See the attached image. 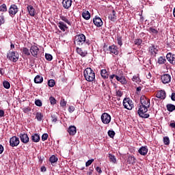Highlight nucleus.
I'll return each mask as SVG.
<instances>
[{
  "label": "nucleus",
  "instance_id": "1",
  "mask_svg": "<svg viewBox=\"0 0 175 175\" xmlns=\"http://www.w3.org/2000/svg\"><path fill=\"white\" fill-rule=\"evenodd\" d=\"M150 106V100L145 96L141 97V105L138 109V114L142 118H148L150 114L146 113L148 111V108Z\"/></svg>",
  "mask_w": 175,
  "mask_h": 175
},
{
  "label": "nucleus",
  "instance_id": "2",
  "mask_svg": "<svg viewBox=\"0 0 175 175\" xmlns=\"http://www.w3.org/2000/svg\"><path fill=\"white\" fill-rule=\"evenodd\" d=\"M83 75L86 81H94L95 80V72L91 68H87L84 72Z\"/></svg>",
  "mask_w": 175,
  "mask_h": 175
},
{
  "label": "nucleus",
  "instance_id": "3",
  "mask_svg": "<svg viewBox=\"0 0 175 175\" xmlns=\"http://www.w3.org/2000/svg\"><path fill=\"white\" fill-rule=\"evenodd\" d=\"M74 43L76 46H83L84 43L90 45V42L85 40V36L84 34H79L76 36Z\"/></svg>",
  "mask_w": 175,
  "mask_h": 175
},
{
  "label": "nucleus",
  "instance_id": "4",
  "mask_svg": "<svg viewBox=\"0 0 175 175\" xmlns=\"http://www.w3.org/2000/svg\"><path fill=\"white\" fill-rule=\"evenodd\" d=\"M7 57L8 59H10V61H12V62H17L18 61L19 55H18V53L12 51L8 54Z\"/></svg>",
  "mask_w": 175,
  "mask_h": 175
},
{
  "label": "nucleus",
  "instance_id": "5",
  "mask_svg": "<svg viewBox=\"0 0 175 175\" xmlns=\"http://www.w3.org/2000/svg\"><path fill=\"white\" fill-rule=\"evenodd\" d=\"M123 106L127 110H132L133 109V102L129 98H124L123 100Z\"/></svg>",
  "mask_w": 175,
  "mask_h": 175
},
{
  "label": "nucleus",
  "instance_id": "6",
  "mask_svg": "<svg viewBox=\"0 0 175 175\" xmlns=\"http://www.w3.org/2000/svg\"><path fill=\"white\" fill-rule=\"evenodd\" d=\"M101 121L105 124H110V122L111 121V116L107 113H103L101 115Z\"/></svg>",
  "mask_w": 175,
  "mask_h": 175
},
{
  "label": "nucleus",
  "instance_id": "7",
  "mask_svg": "<svg viewBox=\"0 0 175 175\" xmlns=\"http://www.w3.org/2000/svg\"><path fill=\"white\" fill-rule=\"evenodd\" d=\"M8 12L10 17H14V16H16L18 12V8L16 5V4L11 5Z\"/></svg>",
  "mask_w": 175,
  "mask_h": 175
},
{
  "label": "nucleus",
  "instance_id": "8",
  "mask_svg": "<svg viewBox=\"0 0 175 175\" xmlns=\"http://www.w3.org/2000/svg\"><path fill=\"white\" fill-rule=\"evenodd\" d=\"M20 144V139L16 136H13L10 139V146L11 147H17Z\"/></svg>",
  "mask_w": 175,
  "mask_h": 175
},
{
  "label": "nucleus",
  "instance_id": "9",
  "mask_svg": "<svg viewBox=\"0 0 175 175\" xmlns=\"http://www.w3.org/2000/svg\"><path fill=\"white\" fill-rule=\"evenodd\" d=\"M39 47L36 45H31L30 48V53L31 55L34 57V58H38V55L39 54Z\"/></svg>",
  "mask_w": 175,
  "mask_h": 175
},
{
  "label": "nucleus",
  "instance_id": "10",
  "mask_svg": "<svg viewBox=\"0 0 175 175\" xmlns=\"http://www.w3.org/2000/svg\"><path fill=\"white\" fill-rule=\"evenodd\" d=\"M161 79L163 84H169L172 81V76L169 74L163 75Z\"/></svg>",
  "mask_w": 175,
  "mask_h": 175
},
{
  "label": "nucleus",
  "instance_id": "11",
  "mask_svg": "<svg viewBox=\"0 0 175 175\" xmlns=\"http://www.w3.org/2000/svg\"><path fill=\"white\" fill-rule=\"evenodd\" d=\"M166 58L170 62V64H172V65H175V55L172 54V53H168L166 55Z\"/></svg>",
  "mask_w": 175,
  "mask_h": 175
},
{
  "label": "nucleus",
  "instance_id": "12",
  "mask_svg": "<svg viewBox=\"0 0 175 175\" xmlns=\"http://www.w3.org/2000/svg\"><path fill=\"white\" fill-rule=\"evenodd\" d=\"M19 137L22 143H24V144H27V143L29 142V137H28V135L25 133H21Z\"/></svg>",
  "mask_w": 175,
  "mask_h": 175
},
{
  "label": "nucleus",
  "instance_id": "13",
  "mask_svg": "<svg viewBox=\"0 0 175 175\" xmlns=\"http://www.w3.org/2000/svg\"><path fill=\"white\" fill-rule=\"evenodd\" d=\"M93 23L96 27H102L103 25V21H102V19L99 16H96L93 19Z\"/></svg>",
  "mask_w": 175,
  "mask_h": 175
},
{
  "label": "nucleus",
  "instance_id": "14",
  "mask_svg": "<svg viewBox=\"0 0 175 175\" xmlns=\"http://www.w3.org/2000/svg\"><path fill=\"white\" fill-rule=\"evenodd\" d=\"M27 10L28 11L29 16H31V17H35V14H36V11L35 10L33 6L28 5L27 7Z\"/></svg>",
  "mask_w": 175,
  "mask_h": 175
},
{
  "label": "nucleus",
  "instance_id": "15",
  "mask_svg": "<svg viewBox=\"0 0 175 175\" xmlns=\"http://www.w3.org/2000/svg\"><path fill=\"white\" fill-rule=\"evenodd\" d=\"M138 152H139V154H140V155L146 156V155H147V152H148V148L146 146H142L138 150Z\"/></svg>",
  "mask_w": 175,
  "mask_h": 175
},
{
  "label": "nucleus",
  "instance_id": "16",
  "mask_svg": "<svg viewBox=\"0 0 175 175\" xmlns=\"http://www.w3.org/2000/svg\"><path fill=\"white\" fill-rule=\"evenodd\" d=\"M109 50L111 54H114L115 55H118V47L116 45H111L109 46Z\"/></svg>",
  "mask_w": 175,
  "mask_h": 175
},
{
  "label": "nucleus",
  "instance_id": "17",
  "mask_svg": "<svg viewBox=\"0 0 175 175\" xmlns=\"http://www.w3.org/2000/svg\"><path fill=\"white\" fill-rule=\"evenodd\" d=\"M156 96L159 99H165L166 98V92H165V90H160L157 92Z\"/></svg>",
  "mask_w": 175,
  "mask_h": 175
},
{
  "label": "nucleus",
  "instance_id": "18",
  "mask_svg": "<svg viewBox=\"0 0 175 175\" xmlns=\"http://www.w3.org/2000/svg\"><path fill=\"white\" fill-rule=\"evenodd\" d=\"M68 132L71 136H75L77 132V129L75 126H70L68 129Z\"/></svg>",
  "mask_w": 175,
  "mask_h": 175
},
{
  "label": "nucleus",
  "instance_id": "19",
  "mask_svg": "<svg viewBox=\"0 0 175 175\" xmlns=\"http://www.w3.org/2000/svg\"><path fill=\"white\" fill-rule=\"evenodd\" d=\"M62 5L64 9H69L72 6V0H63Z\"/></svg>",
  "mask_w": 175,
  "mask_h": 175
},
{
  "label": "nucleus",
  "instance_id": "20",
  "mask_svg": "<svg viewBox=\"0 0 175 175\" xmlns=\"http://www.w3.org/2000/svg\"><path fill=\"white\" fill-rule=\"evenodd\" d=\"M116 80L117 81L121 83V84H122L123 85L126 84V79H125V77H124L123 75H118V77H116Z\"/></svg>",
  "mask_w": 175,
  "mask_h": 175
},
{
  "label": "nucleus",
  "instance_id": "21",
  "mask_svg": "<svg viewBox=\"0 0 175 175\" xmlns=\"http://www.w3.org/2000/svg\"><path fill=\"white\" fill-rule=\"evenodd\" d=\"M76 52L77 53V54L81 55V57H85V55L88 54V53H87V51H83L81 48H79V47L76 48Z\"/></svg>",
  "mask_w": 175,
  "mask_h": 175
},
{
  "label": "nucleus",
  "instance_id": "22",
  "mask_svg": "<svg viewBox=\"0 0 175 175\" xmlns=\"http://www.w3.org/2000/svg\"><path fill=\"white\" fill-rule=\"evenodd\" d=\"M31 140L34 143H39L40 142V136L38 133L33 134L31 135Z\"/></svg>",
  "mask_w": 175,
  "mask_h": 175
},
{
  "label": "nucleus",
  "instance_id": "23",
  "mask_svg": "<svg viewBox=\"0 0 175 175\" xmlns=\"http://www.w3.org/2000/svg\"><path fill=\"white\" fill-rule=\"evenodd\" d=\"M58 27L59 29H61V31H63V32H65V31H66V28H68V26H66V24H65L62 21H59L58 23Z\"/></svg>",
  "mask_w": 175,
  "mask_h": 175
},
{
  "label": "nucleus",
  "instance_id": "24",
  "mask_svg": "<svg viewBox=\"0 0 175 175\" xmlns=\"http://www.w3.org/2000/svg\"><path fill=\"white\" fill-rule=\"evenodd\" d=\"M34 83H36V84H40L41 83H43V77L40 75L36 76L34 78Z\"/></svg>",
  "mask_w": 175,
  "mask_h": 175
},
{
  "label": "nucleus",
  "instance_id": "25",
  "mask_svg": "<svg viewBox=\"0 0 175 175\" xmlns=\"http://www.w3.org/2000/svg\"><path fill=\"white\" fill-rule=\"evenodd\" d=\"M116 14V11L113 10L112 13L109 15V19L111 21H115L116 20H117V16Z\"/></svg>",
  "mask_w": 175,
  "mask_h": 175
},
{
  "label": "nucleus",
  "instance_id": "26",
  "mask_svg": "<svg viewBox=\"0 0 175 175\" xmlns=\"http://www.w3.org/2000/svg\"><path fill=\"white\" fill-rule=\"evenodd\" d=\"M127 161L130 165H135V163H136V157L134 156H130L128 157Z\"/></svg>",
  "mask_w": 175,
  "mask_h": 175
},
{
  "label": "nucleus",
  "instance_id": "27",
  "mask_svg": "<svg viewBox=\"0 0 175 175\" xmlns=\"http://www.w3.org/2000/svg\"><path fill=\"white\" fill-rule=\"evenodd\" d=\"M82 17L85 18V20H90L91 18V14L88 11H84L82 13Z\"/></svg>",
  "mask_w": 175,
  "mask_h": 175
},
{
  "label": "nucleus",
  "instance_id": "28",
  "mask_svg": "<svg viewBox=\"0 0 175 175\" xmlns=\"http://www.w3.org/2000/svg\"><path fill=\"white\" fill-rule=\"evenodd\" d=\"M149 51L152 54V55H154L158 53V49H157V47H155V46L152 45L149 48Z\"/></svg>",
  "mask_w": 175,
  "mask_h": 175
},
{
  "label": "nucleus",
  "instance_id": "29",
  "mask_svg": "<svg viewBox=\"0 0 175 175\" xmlns=\"http://www.w3.org/2000/svg\"><path fill=\"white\" fill-rule=\"evenodd\" d=\"M49 162H51V165H53V163H55L58 162V157H56L55 155H52V156L49 158Z\"/></svg>",
  "mask_w": 175,
  "mask_h": 175
},
{
  "label": "nucleus",
  "instance_id": "30",
  "mask_svg": "<svg viewBox=\"0 0 175 175\" xmlns=\"http://www.w3.org/2000/svg\"><path fill=\"white\" fill-rule=\"evenodd\" d=\"M100 75L103 79H109V73L106 70H101Z\"/></svg>",
  "mask_w": 175,
  "mask_h": 175
},
{
  "label": "nucleus",
  "instance_id": "31",
  "mask_svg": "<svg viewBox=\"0 0 175 175\" xmlns=\"http://www.w3.org/2000/svg\"><path fill=\"white\" fill-rule=\"evenodd\" d=\"M132 81L139 84V83H140V75L139 74L134 75L132 78Z\"/></svg>",
  "mask_w": 175,
  "mask_h": 175
},
{
  "label": "nucleus",
  "instance_id": "32",
  "mask_svg": "<svg viewBox=\"0 0 175 175\" xmlns=\"http://www.w3.org/2000/svg\"><path fill=\"white\" fill-rule=\"evenodd\" d=\"M167 110L172 113V111H174L175 110V105L173 104H167Z\"/></svg>",
  "mask_w": 175,
  "mask_h": 175
},
{
  "label": "nucleus",
  "instance_id": "33",
  "mask_svg": "<svg viewBox=\"0 0 175 175\" xmlns=\"http://www.w3.org/2000/svg\"><path fill=\"white\" fill-rule=\"evenodd\" d=\"M108 157L110 159V162H111L112 163H117V159L116 158V156L111 154H109Z\"/></svg>",
  "mask_w": 175,
  "mask_h": 175
},
{
  "label": "nucleus",
  "instance_id": "34",
  "mask_svg": "<svg viewBox=\"0 0 175 175\" xmlns=\"http://www.w3.org/2000/svg\"><path fill=\"white\" fill-rule=\"evenodd\" d=\"M43 113L41 112H37L36 114V118L38 121H42V120H43Z\"/></svg>",
  "mask_w": 175,
  "mask_h": 175
},
{
  "label": "nucleus",
  "instance_id": "35",
  "mask_svg": "<svg viewBox=\"0 0 175 175\" xmlns=\"http://www.w3.org/2000/svg\"><path fill=\"white\" fill-rule=\"evenodd\" d=\"M148 32H150V33H152L153 35H158V30H157L156 29L153 28V27H150L148 29Z\"/></svg>",
  "mask_w": 175,
  "mask_h": 175
},
{
  "label": "nucleus",
  "instance_id": "36",
  "mask_svg": "<svg viewBox=\"0 0 175 175\" xmlns=\"http://www.w3.org/2000/svg\"><path fill=\"white\" fill-rule=\"evenodd\" d=\"M166 63V59H165V57H160L158 59V64H159L160 65H162L163 64H165Z\"/></svg>",
  "mask_w": 175,
  "mask_h": 175
},
{
  "label": "nucleus",
  "instance_id": "37",
  "mask_svg": "<svg viewBox=\"0 0 175 175\" xmlns=\"http://www.w3.org/2000/svg\"><path fill=\"white\" fill-rule=\"evenodd\" d=\"M0 12H8V7L6 6V4L3 3L0 5Z\"/></svg>",
  "mask_w": 175,
  "mask_h": 175
},
{
  "label": "nucleus",
  "instance_id": "38",
  "mask_svg": "<svg viewBox=\"0 0 175 175\" xmlns=\"http://www.w3.org/2000/svg\"><path fill=\"white\" fill-rule=\"evenodd\" d=\"M3 86L4 88H5V90H9V88H10V83H9L8 81H4L3 82Z\"/></svg>",
  "mask_w": 175,
  "mask_h": 175
},
{
  "label": "nucleus",
  "instance_id": "39",
  "mask_svg": "<svg viewBox=\"0 0 175 175\" xmlns=\"http://www.w3.org/2000/svg\"><path fill=\"white\" fill-rule=\"evenodd\" d=\"M23 53H24L25 55H27V56L31 55V50L29 51V49H28V48L24 47V48L23 49Z\"/></svg>",
  "mask_w": 175,
  "mask_h": 175
},
{
  "label": "nucleus",
  "instance_id": "40",
  "mask_svg": "<svg viewBox=\"0 0 175 175\" xmlns=\"http://www.w3.org/2000/svg\"><path fill=\"white\" fill-rule=\"evenodd\" d=\"M60 18L61 20H62V21H64V23H66V24H68V25H70V21H69V19H68L66 16H61Z\"/></svg>",
  "mask_w": 175,
  "mask_h": 175
},
{
  "label": "nucleus",
  "instance_id": "41",
  "mask_svg": "<svg viewBox=\"0 0 175 175\" xmlns=\"http://www.w3.org/2000/svg\"><path fill=\"white\" fill-rule=\"evenodd\" d=\"M134 43L136 46H140L143 43V40L140 38H137L134 40Z\"/></svg>",
  "mask_w": 175,
  "mask_h": 175
},
{
  "label": "nucleus",
  "instance_id": "42",
  "mask_svg": "<svg viewBox=\"0 0 175 175\" xmlns=\"http://www.w3.org/2000/svg\"><path fill=\"white\" fill-rule=\"evenodd\" d=\"M163 143L165 146H169V144H170V139H169V137H163Z\"/></svg>",
  "mask_w": 175,
  "mask_h": 175
},
{
  "label": "nucleus",
  "instance_id": "43",
  "mask_svg": "<svg viewBox=\"0 0 175 175\" xmlns=\"http://www.w3.org/2000/svg\"><path fill=\"white\" fill-rule=\"evenodd\" d=\"M48 85L49 87H54V85H55V81H54V79H50L48 81Z\"/></svg>",
  "mask_w": 175,
  "mask_h": 175
},
{
  "label": "nucleus",
  "instance_id": "44",
  "mask_svg": "<svg viewBox=\"0 0 175 175\" xmlns=\"http://www.w3.org/2000/svg\"><path fill=\"white\" fill-rule=\"evenodd\" d=\"M117 42L119 46H122V37H121V36H117Z\"/></svg>",
  "mask_w": 175,
  "mask_h": 175
},
{
  "label": "nucleus",
  "instance_id": "45",
  "mask_svg": "<svg viewBox=\"0 0 175 175\" xmlns=\"http://www.w3.org/2000/svg\"><path fill=\"white\" fill-rule=\"evenodd\" d=\"M45 58H46V61H52L53 55H51V54H49V53H46Z\"/></svg>",
  "mask_w": 175,
  "mask_h": 175
},
{
  "label": "nucleus",
  "instance_id": "46",
  "mask_svg": "<svg viewBox=\"0 0 175 175\" xmlns=\"http://www.w3.org/2000/svg\"><path fill=\"white\" fill-rule=\"evenodd\" d=\"M49 102L51 105H55L57 103V100H55V98L51 96L49 98Z\"/></svg>",
  "mask_w": 175,
  "mask_h": 175
},
{
  "label": "nucleus",
  "instance_id": "47",
  "mask_svg": "<svg viewBox=\"0 0 175 175\" xmlns=\"http://www.w3.org/2000/svg\"><path fill=\"white\" fill-rule=\"evenodd\" d=\"M108 136H109V137H111V139H113V137L116 136V133L114 132V131L109 130L108 131Z\"/></svg>",
  "mask_w": 175,
  "mask_h": 175
},
{
  "label": "nucleus",
  "instance_id": "48",
  "mask_svg": "<svg viewBox=\"0 0 175 175\" xmlns=\"http://www.w3.org/2000/svg\"><path fill=\"white\" fill-rule=\"evenodd\" d=\"M35 105L36 106H38V107H42V100L38 99L35 100Z\"/></svg>",
  "mask_w": 175,
  "mask_h": 175
},
{
  "label": "nucleus",
  "instance_id": "49",
  "mask_svg": "<svg viewBox=\"0 0 175 175\" xmlns=\"http://www.w3.org/2000/svg\"><path fill=\"white\" fill-rule=\"evenodd\" d=\"M48 137H49V134L48 133H44L42 135V142H46V140H47Z\"/></svg>",
  "mask_w": 175,
  "mask_h": 175
},
{
  "label": "nucleus",
  "instance_id": "50",
  "mask_svg": "<svg viewBox=\"0 0 175 175\" xmlns=\"http://www.w3.org/2000/svg\"><path fill=\"white\" fill-rule=\"evenodd\" d=\"M94 159H92L90 160H88L86 163H85V166L86 167H88V166H90L92 164V162H94Z\"/></svg>",
  "mask_w": 175,
  "mask_h": 175
},
{
  "label": "nucleus",
  "instance_id": "51",
  "mask_svg": "<svg viewBox=\"0 0 175 175\" xmlns=\"http://www.w3.org/2000/svg\"><path fill=\"white\" fill-rule=\"evenodd\" d=\"M2 24H5V16L1 15L0 16V27Z\"/></svg>",
  "mask_w": 175,
  "mask_h": 175
},
{
  "label": "nucleus",
  "instance_id": "52",
  "mask_svg": "<svg viewBox=\"0 0 175 175\" xmlns=\"http://www.w3.org/2000/svg\"><path fill=\"white\" fill-rule=\"evenodd\" d=\"M118 75H114V74H113V75H109V80H110V81H113V79H114V77L116 78V79H117V77H118Z\"/></svg>",
  "mask_w": 175,
  "mask_h": 175
},
{
  "label": "nucleus",
  "instance_id": "53",
  "mask_svg": "<svg viewBox=\"0 0 175 175\" xmlns=\"http://www.w3.org/2000/svg\"><path fill=\"white\" fill-rule=\"evenodd\" d=\"M60 106H62L63 107L64 106H66V101H65V100H62L60 101Z\"/></svg>",
  "mask_w": 175,
  "mask_h": 175
},
{
  "label": "nucleus",
  "instance_id": "54",
  "mask_svg": "<svg viewBox=\"0 0 175 175\" xmlns=\"http://www.w3.org/2000/svg\"><path fill=\"white\" fill-rule=\"evenodd\" d=\"M68 111H69L70 113H73V111H75V107L74 106H70Z\"/></svg>",
  "mask_w": 175,
  "mask_h": 175
},
{
  "label": "nucleus",
  "instance_id": "55",
  "mask_svg": "<svg viewBox=\"0 0 175 175\" xmlns=\"http://www.w3.org/2000/svg\"><path fill=\"white\" fill-rule=\"evenodd\" d=\"M5 116V111L3 110L0 109V117H4Z\"/></svg>",
  "mask_w": 175,
  "mask_h": 175
},
{
  "label": "nucleus",
  "instance_id": "56",
  "mask_svg": "<svg viewBox=\"0 0 175 175\" xmlns=\"http://www.w3.org/2000/svg\"><path fill=\"white\" fill-rule=\"evenodd\" d=\"M171 99H172V100H174V102H175V93L174 92L172 93Z\"/></svg>",
  "mask_w": 175,
  "mask_h": 175
},
{
  "label": "nucleus",
  "instance_id": "57",
  "mask_svg": "<svg viewBox=\"0 0 175 175\" xmlns=\"http://www.w3.org/2000/svg\"><path fill=\"white\" fill-rule=\"evenodd\" d=\"M116 95L118 96H122V92H121V91L118 90L117 92H116Z\"/></svg>",
  "mask_w": 175,
  "mask_h": 175
},
{
  "label": "nucleus",
  "instance_id": "58",
  "mask_svg": "<svg viewBox=\"0 0 175 175\" xmlns=\"http://www.w3.org/2000/svg\"><path fill=\"white\" fill-rule=\"evenodd\" d=\"M170 126H171V128H175V122H174V121H173L172 122H171L170 124Z\"/></svg>",
  "mask_w": 175,
  "mask_h": 175
},
{
  "label": "nucleus",
  "instance_id": "59",
  "mask_svg": "<svg viewBox=\"0 0 175 175\" xmlns=\"http://www.w3.org/2000/svg\"><path fill=\"white\" fill-rule=\"evenodd\" d=\"M96 170L98 173H102V170L99 167H96Z\"/></svg>",
  "mask_w": 175,
  "mask_h": 175
},
{
  "label": "nucleus",
  "instance_id": "60",
  "mask_svg": "<svg viewBox=\"0 0 175 175\" xmlns=\"http://www.w3.org/2000/svg\"><path fill=\"white\" fill-rule=\"evenodd\" d=\"M3 152V146L0 144V154H2Z\"/></svg>",
  "mask_w": 175,
  "mask_h": 175
},
{
  "label": "nucleus",
  "instance_id": "61",
  "mask_svg": "<svg viewBox=\"0 0 175 175\" xmlns=\"http://www.w3.org/2000/svg\"><path fill=\"white\" fill-rule=\"evenodd\" d=\"M52 122H57V117L52 116Z\"/></svg>",
  "mask_w": 175,
  "mask_h": 175
},
{
  "label": "nucleus",
  "instance_id": "62",
  "mask_svg": "<svg viewBox=\"0 0 175 175\" xmlns=\"http://www.w3.org/2000/svg\"><path fill=\"white\" fill-rule=\"evenodd\" d=\"M140 38H144L146 36V33L142 32L139 34Z\"/></svg>",
  "mask_w": 175,
  "mask_h": 175
},
{
  "label": "nucleus",
  "instance_id": "63",
  "mask_svg": "<svg viewBox=\"0 0 175 175\" xmlns=\"http://www.w3.org/2000/svg\"><path fill=\"white\" fill-rule=\"evenodd\" d=\"M147 79H151V73L148 72V74L146 75Z\"/></svg>",
  "mask_w": 175,
  "mask_h": 175
},
{
  "label": "nucleus",
  "instance_id": "64",
  "mask_svg": "<svg viewBox=\"0 0 175 175\" xmlns=\"http://www.w3.org/2000/svg\"><path fill=\"white\" fill-rule=\"evenodd\" d=\"M46 167H41V172H46Z\"/></svg>",
  "mask_w": 175,
  "mask_h": 175
}]
</instances>
